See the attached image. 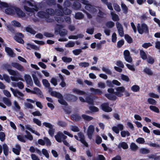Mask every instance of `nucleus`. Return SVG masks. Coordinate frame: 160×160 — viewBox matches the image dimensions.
<instances>
[{
	"label": "nucleus",
	"instance_id": "obj_8",
	"mask_svg": "<svg viewBox=\"0 0 160 160\" xmlns=\"http://www.w3.org/2000/svg\"><path fill=\"white\" fill-rule=\"evenodd\" d=\"M10 89L14 96L18 98H21L24 96V94L17 89H14L12 88H10Z\"/></svg>",
	"mask_w": 160,
	"mask_h": 160
},
{
	"label": "nucleus",
	"instance_id": "obj_17",
	"mask_svg": "<svg viewBox=\"0 0 160 160\" xmlns=\"http://www.w3.org/2000/svg\"><path fill=\"white\" fill-rule=\"evenodd\" d=\"M15 11L19 17L23 18L25 16V13L19 8H15Z\"/></svg>",
	"mask_w": 160,
	"mask_h": 160
},
{
	"label": "nucleus",
	"instance_id": "obj_31",
	"mask_svg": "<svg viewBox=\"0 0 160 160\" xmlns=\"http://www.w3.org/2000/svg\"><path fill=\"white\" fill-rule=\"evenodd\" d=\"M89 63L87 62H82L79 63V65L81 67L86 68L89 66Z\"/></svg>",
	"mask_w": 160,
	"mask_h": 160
},
{
	"label": "nucleus",
	"instance_id": "obj_14",
	"mask_svg": "<svg viewBox=\"0 0 160 160\" xmlns=\"http://www.w3.org/2000/svg\"><path fill=\"white\" fill-rule=\"evenodd\" d=\"M24 79L27 84L32 86L33 83L31 76L29 75L25 74L24 76Z\"/></svg>",
	"mask_w": 160,
	"mask_h": 160
},
{
	"label": "nucleus",
	"instance_id": "obj_19",
	"mask_svg": "<svg viewBox=\"0 0 160 160\" xmlns=\"http://www.w3.org/2000/svg\"><path fill=\"white\" fill-rule=\"evenodd\" d=\"M5 50L10 57L13 58L15 56V54L13 53L12 50L9 48L6 47Z\"/></svg>",
	"mask_w": 160,
	"mask_h": 160
},
{
	"label": "nucleus",
	"instance_id": "obj_37",
	"mask_svg": "<svg viewBox=\"0 0 160 160\" xmlns=\"http://www.w3.org/2000/svg\"><path fill=\"white\" fill-rule=\"evenodd\" d=\"M140 152L141 154H146L149 153L150 151L147 149L142 148L140 150Z\"/></svg>",
	"mask_w": 160,
	"mask_h": 160
},
{
	"label": "nucleus",
	"instance_id": "obj_7",
	"mask_svg": "<svg viewBox=\"0 0 160 160\" xmlns=\"http://www.w3.org/2000/svg\"><path fill=\"white\" fill-rule=\"evenodd\" d=\"M54 137L56 140L59 142H61L62 140H64L67 138V136L65 135L62 133L60 132H58Z\"/></svg>",
	"mask_w": 160,
	"mask_h": 160
},
{
	"label": "nucleus",
	"instance_id": "obj_40",
	"mask_svg": "<svg viewBox=\"0 0 160 160\" xmlns=\"http://www.w3.org/2000/svg\"><path fill=\"white\" fill-rule=\"evenodd\" d=\"M130 148L133 151H135L138 149V146L134 142L131 143L130 146Z\"/></svg>",
	"mask_w": 160,
	"mask_h": 160
},
{
	"label": "nucleus",
	"instance_id": "obj_55",
	"mask_svg": "<svg viewBox=\"0 0 160 160\" xmlns=\"http://www.w3.org/2000/svg\"><path fill=\"white\" fill-rule=\"evenodd\" d=\"M3 79L7 82L9 83L10 82V79L9 76L7 74H4L3 75Z\"/></svg>",
	"mask_w": 160,
	"mask_h": 160
},
{
	"label": "nucleus",
	"instance_id": "obj_51",
	"mask_svg": "<svg viewBox=\"0 0 160 160\" xmlns=\"http://www.w3.org/2000/svg\"><path fill=\"white\" fill-rule=\"evenodd\" d=\"M154 59L151 57L150 56H148L147 59V62L150 64H152L154 62Z\"/></svg>",
	"mask_w": 160,
	"mask_h": 160
},
{
	"label": "nucleus",
	"instance_id": "obj_58",
	"mask_svg": "<svg viewBox=\"0 0 160 160\" xmlns=\"http://www.w3.org/2000/svg\"><path fill=\"white\" fill-rule=\"evenodd\" d=\"M148 101L150 104L155 105L156 104V101L152 98H148Z\"/></svg>",
	"mask_w": 160,
	"mask_h": 160
},
{
	"label": "nucleus",
	"instance_id": "obj_54",
	"mask_svg": "<svg viewBox=\"0 0 160 160\" xmlns=\"http://www.w3.org/2000/svg\"><path fill=\"white\" fill-rule=\"evenodd\" d=\"M24 106L25 108H27L32 109L33 108V105L28 102H25Z\"/></svg>",
	"mask_w": 160,
	"mask_h": 160
},
{
	"label": "nucleus",
	"instance_id": "obj_56",
	"mask_svg": "<svg viewBox=\"0 0 160 160\" xmlns=\"http://www.w3.org/2000/svg\"><path fill=\"white\" fill-rule=\"evenodd\" d=\"M82 52V51L81 49H76L72 51L73 53L75 55L79 54Z\"/></svg>",
	"mask_w": 160,
	"mask_h": 160
},
{
	"label": "nucleus",
	"instance_id": "obj_23",
	"mask_svg": "<svg viewBox=\"0 0 160 160\" xmlns=\"http://www.w3.org/2000/svg\"><path fill=\"white\" fill-rule=\"evenodd\" d=\"M143 72L148 76H151L153 75V72L150 68L146 67L143 70Z\"/></svg>",
	"mask_w": 160,
	"mask_h": 160
},
{
	"label": "nucleus",
	"instance_id": "obj_33",
	"mask_svg": "<svg viewBox=\"0 0 160 160\" xmlns=\"http://www.w3.org/2000/svg\"><path fill=\"white\" fill-rule=\"evenodd\" d=\"M42 124L44 126L49 128L50 129H53V126L50 123L47 122H44Z\"/></svg>",
	"mask_w": 160,
	"mask_h": 160
},
{
	"label": "nucleus",
	"instance_id": "obj_34",
	"mask_svg": "<svg viewBox=\"0 0 160 160\" xmlns=\"http://www.w3.org/2000/svg\"><path fill=\"white\" fill-rule=\"evenodd\" d=\"M123 129V126L122 124H118L117 126L112 127V130H122Z\"/></svg>",
	"mask_w": 160,
	"mask_h": 160
},
{
	"label": "nucleus",
	"instance_id": "obj_24",
	"mask_svg": "<svg viewBox=\"0 0 160 160\" xmlns=\"http://www.w3.org/2000/svg\"><path fill=\"white\" fill-rule=\"evenodd\" d=\"M3 152L4 154L7 156L8 154L9 149L8 147L6 144H4L2 145Z\"/></svg>",
	"mask_w": 160,
	"mask_h": 160
},
{
	"label": "nucleus",
	"instance_id": "obj_52",
	"mask_svg": "<svg viewBox=\"0 0 160 160\" xmlns=\"http://www.w3.org/2000/svg\"><path fill=\"white\" fill-rule=\"evenodd\" d=\"M94 131H87V135L90 139L92 138V135Z\"/></svg>",
	"mask_w": 160,
	"mask_h": 160
},
{
	"label": "nucleus",
	"instance_id": "obj_2",
	"mask_svg": "<svg viewBox=\"0 0 160 160\" xmlns=\"http://www.w3.org/2000/svg\"><path fill=\"white\" fill-rule=\"evenodd\" d=\"M5 68L7 69L9 74L13 76H17L18 72L10 68V66L8 65H6L5 66ZM10 78L13 81H18L19 80L24 81L23 79L20 77H18L16 76H11Z\"/></svg>",
	"mask_w": 160,
	"mask_h": 160
},
{
	"label": "nucleus",
	"instance_id": "obj_30",
	"mask_svg": "<svg viewBox=\"0 0 160 160\" xmlns=\"http://www.w3.org/2000/svg\"><path fill=\"white\" fill-rule=\"evenodd\" d=\"M3 101L5 104L8 106H10L12 105V102L11 101L7 98H4Z\"/></svg>",
	"mask_w": 160,
	"mask_h": 160
},
{
	"label": "nucleus",
	"instance_id": "obj_46",
	"mask_svg": "<svg viewBox=\"0 0 160 160\" xmlns=\"http://www.w3.org/2000/svg\"><path fill=\"white\" fill-rule=\"evenodd\" d=\"M42 152L43 155H44L46 158H49V153L46 149L44 148L42 149Z\"/></svg>",
	"mask_w": 160,
	"mask_h": 160
},
{
	"label": "nucleus",
	"instance_id": "obj_27",
	"mask_svg": "<svg viewBox=\"0 0 160 160\" xmlns=\"http://www.w3.org/2000/svg\"><path fill=\"white\" fill-rule=\"evenodd\" d=\"M15 8L11 7L6 9L5 12L8 14H13L14 13V11Z\"/></svg>",
	"mask_w": 160,
	"mask_h": 160
},
{
	"label": "nucleus",
	"instance_id": "obj_38",
	"mask_svg": "<svg viewBox=\"0 0 160 160\" xmlns=\"http://www.w3.org/2000/svg\"><path fill=\"white\" fill-rule=\"evenodd\" d=\"M62 60L65 62H69L72 61V59L70 58H68L67 57H63L62 58Z\"/></svg>",
	"mask_w": 160,
	"mask_h": 160
},
{
	"label": "nucleus",
	"instance_id": "obj_59",
	"mask_svg": "<svg viewBox=\"0 0 160 160\" xmlns=\"http://www.w3.org/2000/svg\"><path fill=\"white\" fill-rule=\"evenodd\" d=\"M75 17L77 19H81L83 17V14L80 12H78L76 14Z\"/></svg>",
	"mask_w": 160,
	"mask_h": 160
},
{
	"label": "nucleus",
	"instance_id": "obj_9",
	"mask_svg": "<svg viewBox=\"0 0 160 160\" xmlns=\"http://www.w3.org/2000/svg\"><path fill=\"white\" fill-rule=\"evenodd\" d=\"M23 37V35L22 33L18 32L16 34L14 38L15 40L18 42L20 43L23 44L24 41L22 39Z\"/></svg>",
	"mask_w": 160,
	"mask_h": 160
},
{
	"label": "nucleus",
	"instance_id": "obj_15",
	"mask_svg": "<svg viewBox=\"0 0 160 160\" xmlns=\"http://www.w3.org/2000/svg\"><path fill=\"white\" fill-rule=\"evenodd\" d=\"M16 148H12V152L17 155H19L20 152L21 150V147L20 145L17 144L15 146Z\"/></svg>",
	"mask_w": 160,
	"mask_h": 160
},
{
	"label": "nucleus",
	"instance_id": "obj_63",
	"mask_svg": "<svg viewBox=\"0 0 160 160\" xmlns=\"http://www.w3.org/2000/svg\"><path fill=\"white\" fill-rule=\"evenodd\" d=\"M33 121L34 123H36L39 126H40L41 125V122L38 119L34 118L33 119Z\"/></svg>",
	"mask_w": 160,
	"mask_h": 160
},
{
	"label": "nucleus",
	"instance_id": "obj_4",
	"mask_svg": "<svg viewBox=\"0 0 160 160\" xmlns=\"http://www.w3.org/2000/svg\"><path fill=\"white\" fill-rule=\"evenodd\" d=\"M51 95L56 97L58 98V102L62 105H66L67 102L63 100L62 95L60 93L56 91H52L51 92Z\"/></svg>",
	"mask_w": 160,
	"mask_h": 160
},
{
	"label": "nucleus",
	"instance_id": "obj_13",
	"mask_svg": "<svg viewBox=\"0 0 160 160\" xmlns=\"http://www.w3.org/2000/svg\"><path fill=\"white\" fill-rule=\"evenodd\" d=\"M102 109L106 112H110L112 111V109L109 107L108 103H104L101 106Z\"/></svg>",
	"mask_w": 160,
	"mask_h": 160
},
{
	"label": "nucleus",
	"instance_id": "obj_32",
	"mask_svg": "<svg viewBox=\"0 0 160 160\" xmlns=\"http://www.w3.org/2000/svg\"><path fill=\"white\" fill-rule=\"evenodd\" d=\"M111 14L112 16V20L114 21H118L119 20V17L117 15L113 13V12H111Z\"/></svg>",
	"mask_w": 160,
	"mask_h": 160
},
{
	"label": "nucleus",
	"instance_id": "obj_25",
	"mask_svg": "<svg viewBox=\"0 0 160 160\" xmlns=\"http://www.w3.org/2000/svg\"><path fill=\"white\" fill-rule=\"evenodd\" d=\"M118 148H122L124 149H126L128 148V146L127 144L125 142H122L120 143L118 146Z\"/></svg>",
	"mask_w": 160,
	"mask_h": 160
},
{
	"label": "nucleus",
	"instance_id": "obj_49",
	"mask_svg": "<svg viewBox=\"0 0 160 160\" xmlns=\"http://www.w3.org/2000/svg\"><path fill=\"white\" fill-rule=\"evenodd\" d=\"M102 71L106 72V73L111 74L112 72L109 69V68L107 67H103L102 68Z\"/></svg>",
	"mask_w": 160,
	"mask_h": 160
},
{
	"label": "nucleus",
	"instance_id": "obj_16",
	"mask_svg": "<svg viewBox=\"0 0 160 160\" xmlns=\"http://www.w3.org/2000/svg\"><path fill=\"white\" fill-rule=\"evenodd\" d=\"M34 91L32 92V93L37 94L40 98H43V96L40 90L37 88H34Z\"/></svg>",
	"mask_w": 160,
	"mask_h": 160
},
{
	"label": "nucleus",
	"instance_id": "obj_57",
	"mask_svg": "<svg viewBox=\"0 0 160 160\" xmlns=\"http://www.w3.org/2000/svg\"><path fill=\"white\" fill-rule=\"evenodd\" d=\"M75 45V43L72 42H69L65 45V47L67 48H71L74 47Z\"/></svg>",
	"mask_w": 160,
	"mask_h": 160
},
{
	"label": "nucleus",
	"instance_id": "obj_42",
	"mask_svg": "<svg viewBox=\"0 0 160 160\" xmlns=\"http://www.w3.org/2000/svg\"><path fill=\"white\" fill-rule=\"evenodd\" d=\"M140 55L141 58L143 60H146L147 58L146 54L143 50H141L140 51Z\"/></svg>",
	"mask_w": 160,
	"mask_h": 160
},
{
	"label": "nucleus",
	"instance_id": "obj_18",
	"mask_svg": "<svg viewBox=\"0 0 160 160\" xmlns=\"http://www.w3.org/2000/svg\"><path fill=\"white\" fill-rule=\"evenodd\" d=\"M65 98L68 100L76 101L77 98L75 96L70 94H66L65 95Z\"/></svg>",
	"mask_w": 160,
	"mask_h": 160
},
{
	"label": "nucleus",
	"instance_id": "obj_53",
	"mask_svg": "<svg viewBox=\"0 0 160 160\" xmlns=\"http://www.w3.org/2000/svg\"><path fill=\"white\" fill-rule=\"evenodd\" d=\"M57 124L61 127H64L66 126V124L64 122L61 120L58 121L57 122Z\"/></svg>",
	"mask_w": 160,
	"mask_h": 160
},
{
	"label": "nucleus",
	"instance_id": "obj_45",
	"mask_svg": "<svg viewBox=\"0 0 160 160\" xmlns=\"http://www.w3.org/2000/svg\"><path fill=\"white\" fill-rule=\"evenodd\" d=\"M121 136L122 137H125L126 136H130V133L128 131L126 132L125 131H121Z\"/></svg>",
	"mask_w": 160,
	"mask_h": 160
},
{
	"label": "nucleus",
	"instance_id": "obj_29",
	"mask_svg": "<svg viewBox=\"0 0 160 160\" xmlns=\"http://www.w3.org/2000/svg\"><path fill=\"white\" fill-rule=\"evenodd\" d=\"M26 133H27V135H25V137L27 139L30 141H32L33 140V138L32 136L31 135V133L28 131H25Z\"/></svg>",
	"mask_w": 160,
	"mask_h": 160
},
{
	"label": "nucleus",
	"instance_id": "obj_6",
	"mask_svg": "<svg viewBox=\"0 0 160 160\" xmlns=\"http://www.w3.org/2000/svg\"><path fill=\"white\" fill-rule=\"evenodd\" d=\"M137 28L138 32L141 34H142L143 32L147 33L148 32V27L144 23H142L141 25L138 24Z\"/></svg>",
	"mask_w": 160,
	"mask_h": 160
},
{
	"label": "nucleus",
	"instance_id": "obj_20",
	"mask_svg": "<svg viewBox=\"0 0 160 160\" xmlns=\"http://www.w3.org/2000/svg\"><path fill=\"white\" fill-rule=\"evenodd\" d=\"M115 94V92L112 93L106 94L105 96L108 99L111 100H115L116 98L117 97Z\"/></svg>",
	"mask_w": 160,
	"mask_h": 160
},
{
	"label": "nucleus",
	"instance_id": "obj_47",
	"mask_svg": "<svg viewBox=\"0 0 160 160\" xmlns=\"http://www.w3.org/2000/svg\"><path fill=\"white\" fill-rule=\"evenodd\" d=\"M121 7L122 9L124 11V12L125 13H127L128 11V8L126 5L124 3L122 2Z\"/></svg>",
	"mask_w": 160,
	"mask_h": 160
},
{
	"label": "nucleus",
	"instance_id": "obj_35",
	"mask_svg": "<svg viewBox=\"0 0 160 160\" xmlns=\"http://www.w3.org/2000/svg\"><path fill=\"white\" fill-rule=\"evenodd\" d=\"M11 23L13 26L15 27H21V23L18 21L16 20H13L11 22Z\"/></svg>",
	"mask_w": 160,
	"mask_h": 160
},
{
	"label": "nucleus",
	"instance_id": "obj_10",
	"mask_svg": "<svg viewBox=\"0 0 160 160\" xmlns=\"http://www.w3.org/2000/svg\"><path fill=\"white\" fill-rule=\"evenodd\" d=\"M11 65L13 67L15 68L20 71L22 72L25 70L23 67L19 63L16 62H12L11 63Z\"/></svg>",
	"mask_w": 160,
	"mask_h": 160
},
{
	"label": "nucleus",
	"instance_id": "obj_5",
	"mask_svg": "<svg viewBox=\"0 0 160 160\" xmlns=\"http://www.w3.org/2000/svg\"><path fill=\"white\" fill-rule=\"evenodd\" d=\"M24 9L28 12H33L34 11H37L38 10V8L36 7H35V8H32L28 7L27 5L32 7L33 6L32 4L28 1L24 2Z\"/></svg>",
	"mask_w": 160,
	"mask_h": 160
},
{
	"label": "nucleus",
	"instance_id": "obj_22",
	"mask_svg": "<svg viewBox=\"0 0 160 160\" xmlns=\"http://www.w3.org/2000/svg\"><path fill=\"white\" fill-rule=\"evenodd\" d=\"M32 77L35 84L38 86L40 87L41 85L37 76L35 75H32Z\"/></svg>",
	"mask_w": 160,
	"mask_h": 160
},
{
	"label": "nucleus",
	"instance_id": "obj_26",
	"mask_svg": "<svg viewBox=\"0 0 160 160\" xmlns=\"http://www.w3.org/2000/svg\"><path fill=\"white\" fill-rule=\"evenodd\" d=\"M73 93H76L80 95H83L86 94V92L83 91H81L77 88H74L72 90Z\"/></svg>",
	"mask_w": 160,
	"mask_h": 160
},
{
	"label": "nucleus",
	"instance_id": "obj_3",
	"mask_svg": "<svg viewBox=\"0 0 160 160\" xmlns=\"http://www.w3.org/2000/svg\"><path fill=\"white\" fill-rule=\"evenodd\" d=\"M78 135L79 138L77 135H75L74 136L75 138L77 140L80 141L82 143L85 147H88V145L85 140V136L83 134L80 132L78 133Z\"/></svg>",
	"mask_w": 160,
	"mask_h": 160
},
{
	"label": "nucleus",
	"instance_id": "obj_21",
	"mask_svg": "<svg viewBox=\"0 0 160 160\" xmlns=\"http://www.w3.org/2000/svg\"><path fill=\"white\" fill-rule=\"evenodd\" d=\"M58 9L55 11L56 14L58 16H62L63 14V11L62 8V7L59 5H58Z\"/></svg>",
	"mask_w": 160,
	"mask_h": 160
},
{
	"label": "nucleus",
	"instance_id": "obj_61",
	"mask_svg": "<svg viewBox=\"0 0 160 160\" xmlns=\"http://www.w3.org/2000/svg\"><path fill=\"white\" fill-rule=\"evenodd\" d=\"M136 142L139 144H143L144 143V139L142 138H139L136 140Z\"/></svg>",
	"mask_w": 160,
	"mask_h": 160
},
{
	"label": "nucleus",
	"instance_id": "obj_28",
	"mask_svg": "<svg viewBox=\"0 0 160 160\" xmlns=\"http://www.w3.org/2000/svg\"><path fill=\"white\" fill-rule=\"evenodd\" d=\"M27 45L28 46L27 47V48L28 49H30V48L32 49H34V50H38L39 49V47H38L36 46L35 45H34L32 44H29V43H28L27 44Z\"/></svg>",
	"mask_w": 160,
	"mask_h": 160
},
{
	"label": "nucleus",
	"instance_id": "obj_50",
	"mask_svg": "<svg viewBox=\"0 0 160 160\" xmlns=\"http://www.w3.org/2000/svg\"><path fill=\"white\" fill-rule=\"evenodd\" d=\"M149 108L151 110L154 112L157 113L159 112V109L155 106L151 105L149 106Z\"/></svg>",
	"mask_w": 160,
	"mask_h": 160
},
{
	"label": "nucleus",
	"instance_id": "obj_60",
	"mask_svg": "<svg viewBox=\"0 0 160 160\" xmlns=\"http://www.w3.org/2000/svg\"><path fill=\"white\" fill-rule=\"evenodd\" d=\"M80 118V117L77 114L73 115L71 116V119L75 121H78L79 120Z\"/></svg>",
	"mask_w": 160,
	"mask_h": 160
},
{
	"label": "nucleus",
	"instance_id": "obj_36",
	"mask_svg": "<svg viewBox=\"0 0 160 160\" xmlns=\"http://www.w3.org/2000/svg\"><path fill=\"white\" fill-rule=\"evenodd\" d=\"M140 88L137 85H134L131 88V90L134 92H137L139 91Z\"/></svg>",
	"mask_w": 160,
	"mask_h": 160
},
{
	"label": "nucleus",
	"instance_id": "obj_43",
	"mask_svg": "<svg viewBox=\"0 0 160 160\" xmlns=\"http://www.w3.org/2000/svg\"><path fill=\"white\" fill-rule=\"evenodd\" d=\"M44 140L45 144L46 143L47 146H50L51 145V142L50 140L47 137H44L43 138Z\"/></svg>",
	"mask_w": 160,
	"mask_h": 160
},
{
	"label": "nucleus",
	"instance_id": "obj_11",
	"mask_svg": "<svg viewBox=\"0 0 160 160\" xmlns=\"http://www.w3.org/2000/svg\"><path fill=\"white\" fill-rule=\"evenodd\" d=\"M117 92L115 94L119 97H121L123 95V93L125 91V88L123 87H119L116 89Z\"/></svg>",
	"mask_w": 160,
	"mask_h": 160
},
{
	"label": "nucleus",
	"instance_id": "obj_12",
	"mask_svg": "<svg viewBox=\"0 0 160 160\" xmlns=\"http://www.w3.org/2000/svg\"><path fill=\"white\" fill-rule=\"evenodd\" d=\"M123 54L125 60L128 62H131L132 59V58L130 56L129 52L128 50H126L124 52Z\"/></svg>",
	"mask_w": 160,
	"mask_h": 160
},
{
	"label": "nucleus",
	"instance_id": "obj_41",
	"mask_svg": "<svg viewBox=\"0 0 160 160\" xmlns=\"http://www.w3.org/2000/svg\"><path fill=\"white\" fill-rule=\"evenodd\" d=\"M42 83L43 85L47 88H48L50 86V84L48 80L46 79H43L42 80Z\"/></svg>",
	"mask_w": 160,
	"mask_h": 160
},
{
	"label": "nucleus",
	"instance_id": "obj_48",
	"mask_svg": "<svg viewBox=\"0 0 160 160\" xmlns=\"http://www.w3.org/2000/svg\"><path fill=\"white\" fill-rule=\"evenodd\" d=\"M81 4L77 2H76L73 5V8L75 9H78L81 8Z\"/></svg>",
	"mask_w": 160,
	"mask_h": 160
},
{
	"label": "nucleus",
	"instance_id": "obj_64",
	"mask_svg": "<svg viewBox=\"0 0 160 160\" xmlns=\"http://www.w3.org/2000/svg\"><path fill=\"white\" fill-rule=\"evenodd\" d=\"M5 133L2 132H0V140L3 142L5 139Z\"/></svg>",
	"mask_w": 160,
	"mask_h": 160
},
{
	"label": "nucleus",
	"instance_id": "obj_44",
	"mask_svg": "<svg viewBox=\"0 0 160 160\" xmlns=\"http://www.w3.org/2000/svg\"><path fill=\"white\" fill-rule=\"evenodd\" d=\"M25 137L24 136H22L20 135H18L17 136V138L21 142H26V140L25 139Z\"/></svg>",
	"mask_w": 160,
	"mask_h": 160
},
{
	"label": "nucleus",
	"instance_id": "obj_62",
	"mask_svg": "<svg viewBox=\"0 0 160 160\" xmlns=\"http://www.w3.org/2000/svg\"><path fill=\"white\" fill-rule=\"evenodd\" d=\"M26 29L27 32H29L32 34H34L36 33V32L30 28L27 27L26 28Z\"/></svg>",
	"mask_w": 160,
	"mask_h": 160
},
{
	"label": "nucleus",
	"instance_id": "obj_39",
	"mask_svg": "<svg viewBox=\"0 0 160 160\" xmlns=\"http://www.w3.org/2000/svg\"><path fill=\"white\" fill-rule=\"evenodd\" d=\"M13 104L14 108L16 110L19 111L20 110L21 108L20 107L17 101H14L13 102Z\"/></svg>",
	"mask_w": 160,
	"mask_h": 160
},
{
	"label": "nucleus",
	"instance_id": "obj_1",
	"mask_svg": "<svg viewBox=\"0 0 160 160\" xmlns=\"http://www.w3.org/2000/svg\"><path fill=\"white\" fill-rule=\"evenodd\" d=\"M54 12L53 10L52 9H48L47 10V12L40 11L38 12V16L42 18L45 19L47 22H52L53 19L49 18V15L52 14Z\"/></svg>",
	"mask_w": 160,
	"mask_h": 160
}]
</instances>
